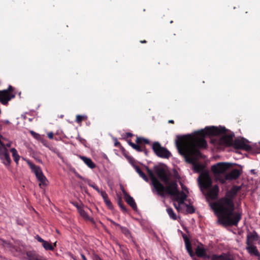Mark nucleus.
I'll return each instance as SVG.
<instances>
[{
  "mask_svg": "<svg viewBox=\"0 0 260 260\" xmlns=\"http://www.w3.org/2000/svg\"><path fill=\"white\" fill-rule=\"evenodd\" d=\"M47 136H48V137L50 139H52L53 138V136H54V134L53 132H49L47 134Z\"/></svg>",
  "mask_w": 260,
  "mask_h": 260,
  "instance_id": "nucleus-10",
  "label": "nucleus"
},
{
  "mask_svg": "<svg viewBox=\"0 0 260 260\" xmlns=\"http://www.w3.org/2000/svg\"><path fill=\"white\" fill-rule=\"evenodd\" d=\"M27 164L29 166L31 171L35 173L38 180L40 181L39 186L41 188H43V187L47 186L48 182L47 179L43 174L40 167L35 165L29 160L27 161Z\"/></svg>",
  "mask_w": 260,
  "mask_h": 260,
  "instance_id": "nucleus-1",
  "label": "nucleus"
},
{
  "mask_svg": "<svg viewBox=\"0 0 260 260\" xmlns=\"http://www.w3.org/2000/svg\"><path fill=\"white\" fill-rule=\"evenodd\" d=\"M11 143H8L6 145H5V146H6V148L7 147H10L11 146Z\"/></svg>",
  "mask_w": 260,
  "mask_h": 260,
  "instance_id": "nucleus-13",
  "label": "nucleus"
},
{
  "mask_svg": "<svg viewBox=\"0 0 260 260\" xmlns=\"http://www.w3.org/2000/svg\"><path fill=\"white\" fill-rule=\"evenodd\" d=\"M0 159L2 162L6 166H9L11 162L9 151L0 156Z\"/></svg>",
  "mask_w": 260,
  "mask_h": 260,
  "instance_id": "nucleus-3",
  "label": "nucleus"
},
{
  "mask_svg": "<svg viewBox=\"0 0 260 260\" xmlns=\"http://www.w3.org/2000/svg\"><path fill=\"white\" fill-rule=\"evenodd\" d=\"M11 152H12V156L13 157V159H14V161L17 164H18V161L19 160V158H20V156L18 154V152H17V150L15 149V148H12L11 150H10Z\"/></svg>",
  "mask_w": 260,
  "mask_h": 260,
  "instance_id": "nucleus-4",
  "label": "nucleus"
},
{
  "mask_svg": "<svg viewBox=\"0 0 260 260\" xmlns=\"http://www.w3.org/2000/svg\"><path fill=\"white\" fill-rule=\"evenodd\" d=\"M72 203L73 204V205L74 206H75L77 208L79 214L80 215H81V203H78V202H77L76 201H73L72 202Z\"/></svg>",
  "mask_w": 260,
  "mask_h": 260,
  "instance_id": "nucleus-7",
  "label": "nucleus"
},
{
  "mask_svg": "<svg viewBox=\"0 0 260 260\" xmlns=\"http://www.w3.org/2000/svg\"><path fill=\"white\" fill-rule=\"evenodd\" d=\"M36 239L38 240V242L42 243V244L45 241L44 239H43L41 237L37 235L36 236Z\"/></svg>",
  "mask_w": 260,
  "mask_h": 260,
  "instance_id": "nucleus-8",
  "label": "nucleus"
},
{
  "mask_svg": "<svg viewBox=\"0 0 260 260\" xmlns=\"http://www.w3.org/2000/svg\"><path fill=\"white\" fill-rule=\"evenodd\" d=\"M31 134L34 136L35 138L38 139V137H40V135L36 133L35 132H31Z\"/></svg>",
  "mask_w": 260,
  "mask_h": 260,
  "instance_id": "nucleus-11",
  "label": "nucleus"
},
{
  "mask_svg": "<svg viewBox=\"0 0 260 260\" xmlns=\"http://www.w3.org/2000/svg\"><path fill=\"white\" fill-rule=\"evenodd\" d=\"M5 138L1 134H0V142H3V140H5Z\"/></svg>",
  "mask_w": 260,
  "mask_h": 260,
  "instance_id": "nucleus-12",
  "label": "nucleus"
},
{
  "mask_svg": "<svg viewBox=\"0 0 260 260\" xmlns=\"http://www.w3.org/2000/svg\"><path fill=\"white\" fill-rule=\"evenodd\" d=\"M42 246H43V247L44 248V249L46 250H50V251H53L54 250V246H52L50 243H49L47 241H45L42 244Z\"/></svg>",
  "mask_w": 260,
  "mask_h": 260,
  "instance_id": "nucleus-5",
  "label": "nucleus"
},
{
  "mask_svg": "<svg viewBox=\"0 0 260 260\" xmlns=\"http://www.w3.org/2000/svg\"><path fill=\"white\" fill-rule=\"evenodd\" d=\"M76 121L78 123L81 122V115H77L76 116Z\"/></svg>",
  "mask_w": 260,
  "mask_h": 260,
  "instance_id": "nucleus-9",
  "label": "nucleus"
},
{
  "mask_svg": "<svg viewBox=\"0 0 260 260\" xmlns=\"http://www.w3.org/2000/svg\"><path fill=\"white\" fill-rule=\"evenodd\" d=\"M52 245V246H54V247H56V242H54V243H53V245Z\"/></svg>",
  "mask_w": 260,
  "mask_h": 260,
  "instance_id": "nucleus-14",
  "label": "nucleus"
},
{
  "mask_svg": "<svg viewBox=\"0 0 260 260\" xmlns=\"http://www.w3.org/2000/svg\"><path fill=\"white\" fill-rule=\"evenodd\" d=\"M15 88L9 85L7 89L0 90V103L4 105H7L9 101L16 96Z\"/></svg>",
  "mask_w": 260,
  "mask_h": 260,
  "instance_id": "nucleus-2",
  "label": "nucleus"
},
{
  "mask_svg": "<svg viewBox=\"0 0 260 260\" xmlns=\"http://www.w3.org/2000/svg\"><path fill=\"white\" fill-rule=\"evenodd\" d=\"M8 152L4 142H0V156Z\"/></svg>",
  "mask_w": 260,
  "mask_h": 260,
  "instance_id": "nucleus-6",
  "label": "nucleus"
}]
</instances>
